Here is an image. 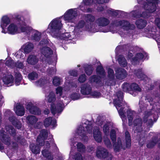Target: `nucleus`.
I'll list each match as a JSON object with an SVG mask.
<instances>
[{
    "instance_id": "de8ad7c7",
    "label": "nucleus",
    "mask_w": 160,
    "mask_h": 160,
    "mask_svg": "<svg viewBox=\"0 0 160 160\" xmlns=\"http://www.w3.org/2000/svg\"><path fill=\"white\" fill-rule=\"evenodd\" d=\"M38 77V74L34 72L30 73L28 75V78L30 80H35L37 79Z\"/></svg>"
},
{
    "instance_id": "a19ab883",
    "label": "nucleus",
    "mask_w": 160,
    "mask_h": 160,
    "mask_svg": "<svg viewBox=\"0 0 160 160\" xmlns=\"http://www.w3.org/2000/svg\"><path fill=\"white\" fill-rule=\"evenodd\" d=\"M111 127V124L110 123H107L105 124L103 127V131L105 135H108L110 129Z\"/></svg>"
},
{
    "instance_id": "052dcab7",
    "label": "nucleus",
    "mask_w": 160,
    "mask_h": 160,
    "mask_svg": "<svg viewBox=\"0 0 160 160\" xmlns=\"http://www.w3.org/2000/svg\"><path fill=\"white\" fill-rule=\"evenodd\" d=\"M104 142L108 147L110 148L111 147L112 145L108 138H106L105 137L104 138Z\"/></svg>"
},
{
    "instance_id": "f8f14e48",
    "label": "nucleus",
    "mask_w": 160,
    "mask_h": 160,
    "mask_svg": "<svg viewBox=\"0 0 160 160\" xmlns=\"http://www.w3.org/2000/svg\"><path fill=\"white\" fill-rule=\"evenodd\" d=\"M77 86L76 84H73L72 82L71 83L70 82V83H68V86H65L63 88L60 87H58L56 89V94L58 96H62V97L63 98L64 95L67 93L71 87L72 89H73L74 88H76Z\"/></svg>"
},
{
    "instance_id": "1a4fd4ad",
    "label": "nucleus",
    "mask_w": 160,
    "mask_h": 160,
    "mask_svg": "<svg viewBox=\"0 0 160 160\" xmlns=\"http://www.w3.org/2000/svg\"><path fill=\"white\" fill-rule=\"evenodd\" d=\"M89 123V122L86 121L85 123L82 124V126H80L76 131L75 135H78L82 137V139L84 140L83 138L85 136L86 133V130H87L89 133L91 132L92 127Z\"/></svg>"
},
{
    "instance_id": "a878e982",
    "label": "nucleus",
    "mask_w": 160,
    "mask_h": 160,
    "mask_svg": "<svg viewBox=\"0 0 160 160\" xmlns=\"http://www.w3.org/2000/svg\"><path fill=\"white\" fill-rule=\"evenodd\" d=\"M141 90L138 85L135 83H133L130 85V93L134 96L137 95Z\"/></svg>"
},
{
    "instance_id": "13d9d810",
    "label": "nucleus",
    "mask_w": 160,
    "mask_h": 160,
    "mask_svg": "<svg viewBox=\"0 0 160 160\" xmlns=\"http://www.w3.org/2000/svg\"><path fill=\"white\" fill-rule=\"evenodd\" d=\"M108 77L111 79H113L114 78V72L113 70L110 68H109L108 69Z\"/></svg>"
},
{
    "instance_id": "c756f323",
    "label": "nucleus",
    "mask_w": 160,
    "mask_h": 160,
    "mask_svg": "<svg viewBox=\"0 0 160 160\" xmlns=\"http://www.w3.org/2000/svg\"><path fill=\"white\" fill-rule=\"evenodd\" d=\"M2 79L4 83L8 86H12L14 84L13 78L12 75H6L3 77Z\"/></svg>"
},
{
    "instance_id": "680f3d73",
    "label": "nucleus",
    "mask_w": 160,
    "mask_h": 160,
    "mask_svg": "<svg viewBox=\"0 0 160 160\" xmlns=\"http://www.w3.org/2000/svg\"><path fill=\"white\" fill-rule=\"evenodd\" d=\"M80 98V95L77 93H74L71 95V98L73 100L78 99Z\"/></svg>"
},
{
    "instance_id": "f704fd0d",
    "label": "nucleus",
    "mask_w": 160,
    "mask_h": 160,
    "mask_svg": "<svg viewBox=\"0 0 160 160\" xmlns=\"http://www.w3.org/2000/svg\"><path fill=\"white\" fill-rule=\"evenodd\" d=\"M38 61V59L35 56L31 55L28 57L27 62L29 64L34 65Z\"/></svg>"
},
{
    "instance_id": "ea45409f",
    "label": "nucleus",
    "mask_w": 160,
    "mask_h": 160,
    "mask_svg": "<svg viewBox=\"0 0 160 160\" xmlns=\"http://www.w3.org/2000/svg\"><path fill=\"white\" fill-rule=\"evenodd\" d=\"M26 119L27 122L31 125H33L37 121V119L33 116H28Z\"/></svg>"
},
{
    "instance_id": "393cba45",
    "label": "nucleus",
    "mask_w": 160,
    "mask_h": 160,
    "mask_svg": "<svg viewBox=\"0 0 160 160\" xmlns=\"http://www.w3.org/2000/svg\"><path fill=\"white\" fill-rule=\"evenodd\" d=\"M26 108L31 113L33 114L38 115L41 113L40 109L34 106L31 103H29L27 104Z\"/></svg>"
},
{
    "instance_id": "7ed1b4c3",
    "label": "nucleus",
    "mask_w": 160,
    "mask_h": 160,
    "mask_svg": "<svg viewBox=\"0 0 160 160\" xmlns=\"http://www.w3.org/2000/svg\"><path fill=\"white\" fill-rule=\"evenodd\" d=\"M85 19L86 22L83 20L80 21L78 22L74 29L75 32H79L83 31L91 32L94 31L95 17L91 15L88 14L86 17Z\"/></svg>"
},
{
    "instance_id": "3c124183",
    "label": "nucleus",
    "mask_w": 160,
    "mask_h": 160,
    "mask_svg": "<svg viewBox=\"0 0 160 160\" xmlns=\"http://www.w3.org/2000/svg\"><path fill=\"white\" fill-rule=\"evenodd\" d=\"M52 63L54 67H49L50 68L47 70V72L50 74H55L56 71V67L54 66L56 64V62H53Z\"/></svg>"
},
{
    "instance_id": "ddd939ff",
    "label": "nucleus",
    "mask_w": 160,
    "mask_h": 160,
    "mask_svg": "<svg viewBox=\"0 0 160 160\" xmlns=\"http://www.w3.org/2000/svg\"><path fill=\"white\" fill-rule=\"evenodd\" d=\"M108 0H83V1L84 3V7L83 8L82 6H80V9L84 12H92V10L90 8L87 9L86 5H90L93 3H98V4H102L108 2Z\"/></svg>"
},
{
    "instance_id": "6e6d98bb",
    "label": "nucleus",
    "mask_w": 160,
    "mask_h": 160,
    "mask_svg": "<svg viewBox=\"0 0 160 160\" xmlns=\"http://www.w3.org/2000/svg\"><path fill=\"white\" fill-rule=\"evenodd\" d=\"M52 82L54 85H59L60 84L61 79L59 78L56 77L53 78Z\"/></svg>"
},
{
    "instance_id": "c9c22d12",
    "label": "nucleus",
    "mask_w": 160,
    "mask_h": 160,
    "mask_svg": "<svg viewBox=\"0 0 160 160\" xmlns=\"http://www.w3.org/2000/svg\"><path fill=\"white\" fill-rule=\"evenodd\" d=\"M156 143H157L159 146H160V139L158 141H157V139L156 138L153 139L148 142L147 146L148 148H152L154 146Z\"/></svg>"
},
{
    "instance_id": "6ab92c4d",
    "label": "nucleus",
    "mask_w": 160,
    "mask_h": 160,
    "mask_svg": "<svg viewBox=\"0 0 160 160\" xmlns=\"http://www.w3.org/2000/svg\"><path fill=\"white\" fill-rule=\"evenodd\" d=\"M117 25L121 28L124 31H127L129 29L134 28L135 26L133 24H130L129 22L126 21H119L117 22Z\"/></svg>"
},
{
    "instance_id": "aec40b11",
    "label": "nucleus",
    "mask_w": 160,
    "mask_h": 160,
    "mask_svg": "<svg viewBox=\"0 0 160 160\" xmlns=\"http://www.w3.org/2000/svg\"><path fill=\"white\" fill-rule=\"evenodd\" d=\"M147 54L145 52L137 53L136 56L133 58L131 61L132 64H137L141 60L143 59H145L148 57Z\"/></svg>"
},
{
    "instance_id": "bb28decb",
    "label": "nucleus",
    "mask_w": 160,
    "mask_h": 160,
    "mask_svg": "<svg viewBox=\"0 0 160 160\" xmlns=\"http://www.w3.org/2000/svg\"><path fill=\"white\" fill-rule=\"evenodd\" d=\"M108 155V153L106 149L101 147H99L97 148L96 155L98 158H105L107 157Z\"/></svg>"
},
{
    "instance_id": "69168bd1",
    "label": "nucleus",
    "mask_w": 160,
    "mask_h": 160,
    "mask_svg": "<svg viewBox=\"0 0 160 160\" xmlns=\"http://www.w3.org/2000/svg\"><path fill=\"white\" fill-rule=\"evenodd\" d=\"M86 80L85 75L84 74L80 76L78 79L79 82H84Z\"/></svg>"
},
{
    "instance_id": "5701e85b",
    "label": "nucleus",
    "mask_w": 160,
    "mask_h": 160,
    "mask_svg": "<svg viewBox=\"0 0 160 160\" xmlns=\"http://www.w3.org/2000/svg\"><path fill=\"white\" fill-rule=\"evenodd\" d=\"M116 77L119 79H122L125 78L128 74L126 71L122 68H118L115 71Z\"/></svg>"
},
{
    "instance_id": "dca6fc26",
    "label": "nucleus",
    "mask_w": 160,
    "mask_h": 160,
    "mask_svg": "<svg viewBox=\"0 0 160 160\" xmlns=\"http://www.w3.org/2000/svg\"><path fill=\"white\" fill-rule=\"evenodd\" d=\"M153 110L147 111L145 112L143 117V122L146 123L148 126H151L152 125V120L151 118L152 113L154 112Z\"/></svg>"
},
{
    "instance_id": "cd10ccee",
    "label": "nucleus",
    "mask_w": 160,
    "mask_h": 160,
    "mask_svg": "<svg viewBox=\"0 0 160 160\" xmlns=\"http://www.w3.org/2000/svg\"><path fill=\"white\" fill-rule=\"evenodd\" d=\"M91 91V87L88 84H84L82 85L80 91L82 94L89 95Z\"/></svg>"
},
{
    "instance_id": "58836bf2",
    "label": "nucleus",
    "mask_w": 160,
    "mask_h": 160,
    "mask_svg": "<svg viewBox=\"0 0 160 160\" xmlns=\"http://www.w3.org/2000/svg\"><path fill=\"white\" fill-rule=\"evenodd\" d=\"M73 154V151H71L70 153V158L75 159V160H83L82 157L79 153H77L75 156H74Z\"/></svg>"
},
{
    "instance_id": "603ef678",
    "label": "nucleus",
    "mask_w": 160,
    "mask_h": 160,
    "mask_svg": "<svg viewBox=\"0 0 160 160\" xmlns=\"http://www.w3.org/2000/svg\"><path fill=\"white\" fill-rule=\"evenodd\" d=\"M116 130L113 129H112L110 132L111 138L113 143H114V141L116 139Z\"/></svg>"
},
{
    "instance_id": "0eeeda50",
    "label": "nucleus",
    "mask_w": 160,
    "mask_h": 160,
    "mask_svg": "<svg viewBox=\"0 0 160 160\" xmlns=\"http://www.w3.org/2000/svg\"><path fill=\"white\" fill-rule=\"evenodd\" d=\"M78 9L72 8L67 10L62 16L66 23H74L76 21Z\"/></svg>"
},
{
    "instance_id": "6e6552de",
    "label": "nucleus",
    "mask_w": 160,
    "mask_h": 160,
    "mask_svg": "<svg viewBox=\"0 0 160 160\" xmlns=\"http://www.w3.org/2000/svg\"><path fill=\"white\" fill-rule=\"evenodd\" d=\"M24 32L27 34L29 39L31 40L38 41L39 40L41 35V32L33 29L32 27L26 26Z\"/></svg>"
},
{
    "instance_id": "4468645a",
    "label": "nucleus",
    "mask_w": 160,
    "mask_h": 160,
    "mask_svg": "<svg viewBox=\"0 0 160 160\" xmlns=\"http://www.w3.org/2000/svg\"><path fill=\"white\" fill-rule=\"evenodd\" d=\"M6 132L4 131L3 130H1L0 133V139L2 141L7 145H11L14 148L18 146L17 143L14 142H12L11 143L9 138L6 134Z\"/></svg>"
},
{
    "instance_id": "c03bdc74",
    "label": "nucleus",
    "mask_w": 160,
    "mask_h": 160,
    "mask_svg": "<svg viewBox=\"0 0 160 160\" xmlns=\"http://www.w3.org/2000/svg\"><path fill=\"white\" fill-rule=\"evenodd\" d=\"M48 102H53L55 100V96L54 93L53 92H50L48 98Z\"/></svg>"
},
{
    "instance_id": "7c9ffc66",
    "label": "nucleus",
    "mask_w": 160,
    "mask_h": 160,
    "mask_svg": "<svg viewBox=\"0 0 160 160\" xmlns=\"http://www.w3.org/2000/svg\"><path fill=\"white\" fill-rule=\"evenodd\" d=\"M96 23L99 26L105 27L110 23L109 20L104 17L98 18L96 21Z\"/></svg>"
},
{
    "instance_id": "b1692460",
    "label": "nucleus",
    "mask_w": 160,
    "mask_h": 160,
    "mask_svg": "<svg viewBox=\"0 0 160 160\" xmlns=\"http://www.w3.org/2000/svg\"><path fill=\"white\" fill-rule=\"evenodd\" d=\"M142 123V120L140 118H137L134 120L133 130L135 131V132H139L141 131Z\"/></svg>"
},
{
    "instance_id": "e433bc0d",
    "label": "nucleus",
    "mask_w": 160,
    "mask_h": 160,
    "mask_svg": "<svg viewBox=\"0 0 160 160\" xmlns=\"http://www.w3.org/2000/svg\"><path fill=\"white\" fill-rule=\"evenodd\" d=\"M136 24L138 28L141 29L145 27L147 24V22L140 19L136 21Z\"/></svg>"
},
{
    "instance_id": "864d4df0",
    "label": "nucleus",
    "mask_w": 160,
    "mask_h": 160,
    "mask_svg": "<svg viewBox=\"0 0 160 160\" xmlns=\"http://www.w3.org/2000/svg\"><path fill=\"white\" fill-rule=\"evenodd\" d=\"M122 88L124 91L130 92V85L129 84L127 83H124L122 85Z\"/></svg>"
},
{
    "instance_id": "09e8293b",
    "label": "nucleus",
    "mask_w": 160,
    "mask_h": 160,
    "mask_svg": "<svg viewBox=\"0 0 160 160\" xmlns=\"http://www.w3.org/2000/svg\"><path fill=\"white\" fill-rule=\"evenodd\" d=\"M16 57L17 59H20L21 60L24 59V54L21 50L18 51L16 52Z\"/></svg>"
},
{
    "instance_id": "a211bd4d",
    "label": "nucleus",
    "mask_w": 160,
    "mask_h": 160,
    "mask_svg": "<svg viewBox=\"0 0 160 160\" xmlns=\"http://www.w3.org/2000/svg\"><path fill=\"white\" fill-rule=\"evenodd\" d=\"M10 19L8 16L5 15L2 17L0 22V27L2 29L1 31L2 33L4 34L7 33L6 28L8 25L10 24Z\"/></svg>"
},
{
    "instance_id": "f3484780",
    "label": "nucleus",
    "mask_w": 160,
    "mask_h": 160,
    "mask_svg": "<svg viewBox=\"0 0 160 160\" xmlns=\"http://www.w3.org/2000/svg\"><path fill=\"white\" fill-rule=\"evenodd\" d=\"M42 55L40 59L42 61H46L48 58L50 57L52 54V51L49 48L43 47L41 49Z\"/></svg>"
},
{
    "instance_id": "4c0bfd02",
    "label": "nucleus",
    "mask_w": 160,
    "mask_h": 160,
    "mask_svg": "<svg viewBox=\"0 0 160 160\" xmlns=\"http://www.w3.org/2000/svg\"><path fill=\"white\" fill-rule=\"evenodd\" d=\"M128 118V124L129 126L132 125V121L133 118V117L135 114V112L134 111L129 110L127 112Z\"/></svg>"
},
{
    "instance_id": "f257e3e1",
    "label": "nucleus",
    "mask_w": 160,
    "mask_h": 160,
    "mask_svg": "<svg viewBox=\"0 0 160 160\" xmlns=\"http://www.w3.org/2000/svg\"><path fill=\"white\" fill-rule=\"evenodd\" d=\"M53 138L52 136L50 134L49 132L45 130H42L41 131L38 137L37 143L38 146L34 145L33 144H31L30 146V148L32 152L35 154H38L40 152V147L43 146L44 149L42 151V153L44 156L46 158L48 159L52 160L53 159V156L52 154L48 151V149L50 147L53 146L55 148H57L56 145L53 143L52 144L49 143L48 141H44L45 139H52Z\"/></svg>"
},
{
    "instance_id": "49530a36",
    "label": "nucleus",
    "mask_w": 160,
    "mask_h": 160,
    "mask_svg": "<svg viewBox=\"0 0 160 160\" xmlns=\"http://www.w3.org/2000/svg\"><path fill=\"white\" fill-rule=\"evenodd\" d=\"M5 64L9 67L13 68L15 67V63L14 62L13 60L11 58L7 59Z\"/></svg>"
},
{
    "instance_id": "bf43d9fd",
    "label": "nucleus",
    "mask_w": 160,
    "mask_h": 160,
    "mask_svg": "<svg viewBox=\"0 0 160 160\" xmlns=\"http://www.w3.org/2000/svg\"><path fill=\"white\" fill-rule=\"evenodd\" d=\"M47 82L46 80H44L42 78L40 79L38 81L35 82L36 85L42 86Z\"/></svg>"
},
{
    "instance_id": "37998d69",
    "label": "nucleus",
    "mask_w": 160,
    "mask_h": 160,
    "mask_svg": "<svg viewBox=\"0 0 160 160\" xmlns=\"http://www.w3.org/2000/svg\"><path fill=\"white\" fill-rule=\"evenodd\" d=\"M118 61L119 64L121 66L125 67L127 64L126 60L122 56H119Z\"/></svg>"
},
{
    "instance_id": "4be33fe9",
    "label": "nucleus",
    "mask_w": 160,
    "mask_h": 160,
    "mask_svg": "<svg viewBox=\"0 0 160 160\" xmlns=\"http://www.w3.org/2000/svg\"><path fill=\"white\" fill-rule=\"evenodd\" d=\"M14 110L17 116H22L24 114V108L23 106L20 104L17 103L15 105Z\"/></svg>"
},
{
    "instance_id": "8fccbe9b",
    "label": "nucleus",
    "mask_w": 160,
    "mask_h": 160,
    "mask_svg": "<svg viewBox=\"0 0 160 160\" xmlns=\"http://www.w3.org/2000/svg\"><path fill=\"white\" fill-rule=\"evenodd\" d=\"M77 148L78 151L83 152L85 151V147L82 143L79 142L77 144Z\"/></svg>"
},
{
    "instance_id": "4d7b16f0",
    "label": "nucleus",
    "mask_w": 160,
    "mask_h": 160,
    "mask_svg": "<svg viewBox=\"0 0 160 160\" xmlns=\"http://www.w3.org/2000/svg\"><path fill=\"white\" fill-rule=\"evenodd\" d=\"M107 12L108 13L112 16H117L118 13V11H116L111 8L107 9Z\"/></svg>"
},
{
    "instance_id": "39448f33",
    "label": "nucleus",
    "mask_w": 160,
    "mask_h": 160,
    "mask_svg": "<svg viewBox=\"0 0 160 160\" xmlns=\"http://www.w3.org/2000/svg\"><path fill=\"white\" fill-rule=\"evenodd\" d=\"M123 93L121 91H119L117 94L116 97L114 99L113 103L117 108L118 112L123 122H125L126 117L124 115V112L123 111L125 102L123 101Z\"/></svg>"
},
{
    "instance_id": "72a5a7b5",
    "label": "nucleus",
    "mask_w": 160,
    "mask_h": 160,
    "mask_svg": "<svg viewBox=\"0 0 160 160\" xmlns=\"http://www.w3.org/2000/svg\"><path fill=\"white\" fill-rule=\"evenodd\" d=\"M9 121L11 122L12 124L15 126L18 129H20L22 127V124L21 122L18 121L15 117L13 115H11L9 117Z\"/></svg>"
},
{
    "instance_id": "f03ea898",
    "label": "nucleus",
    "mask_w": 160,
    "mask_h": 160,
    "mask_svg": "<svg viewBox=\"0 0 160 160\" xmlns=\"http://www.w3.org/2000/svg\"><path fill=\"white\" fill-rule=\"evenodd\" d=\"M62 28V21L60 18L53 19L50 22L47 30V32L49 33L53 37L59 38L65 40L71 39L73 38L70 33H62L61 32Z\"/></svg>"
},
{
    "instance_id": "9d476101",
    "label": "nucleus",
    "mask_w": 160,
    "mask_h": 160,
    "mask_svg": "<svg viewBox=\"0 0 160 160\" xmlns=\"http://www.w3.org/2000/svg\"><path fill=\"white\" fill-rule=\"evenodd\" d=\"M97 72L99 77H98L96 75L93 76L90 78V81L92 83L95 82L99 85H102L103 83L100 80V77L103 78L105 76V71L102 66H99L97 68Z\"/></svg>"
},
{
    "instance_id": "79ce46f5",
    "label": "nucleus",
    "mask_w": 160,
    "mask_h": 160,
    "mask_svg": "<svg viewBox=\"0 0 160 160\" xmlns=\"http://www.w3.org/2000/svg\"><path fill=\"white\" fill-rule=\"evenodd\" d=\"M15 84L16 85H18L20 84L21 80L22 79V77L21 74L19 72H16L15 75Z\"/></svg>"
},
{
    "instance_id": "c85d7f7f",
    "label": "nucleus",
    "mask_w": 160,
    "mask_h": 160,
    "mask_svg": "<svg viewBox=\"0 0 160 160\" xmlns=\"http://www.w3.org/2000/svg\"><path fill=\"white\" fill-rule=\"evenodd\" d=\"M93 136L95 140L97 142H100L102 141V137L101 132L99 128H95L93 131Z\"/></svg>"
},
{
    "instance_id": "a18cd8bd",
    "label": "nucleus",
    "mask_w": 160,
    "mask_h": 160,
    "mask_svg": "<svg viewBox=\"0 0 160 160\" xmlns=\"http://www.w3.org/2000/svg\"><path fill=\"white\" fill-rule=\"evenodd\" d=\"M6 130L7 132L10 134L12 135L13 137L14 136L15 133V130L12 126H8L6 127Z\"/></svg>"
},
{
    "instance_id": "423d86ee",
    "label": "nucleus",
    "mask_w": 160,
    "mask_h": 160,
    "mask_svg": "<svg viewBox=\"0 0 160 160\" xmlns=\"http://www.w3.org/2000/svg\"><path fill=\"white\" fill-rule=\"evenodd\" d=\"M131 146V138L129 132L126 131L125 133V141L122 142L120 138H118L117 141L113 144V147L114 151L117 152L121 149H125L126 148H129Z\"/></svg>"
},
{
    "instance_id": "0e129e2a",
    "label": "nucleus",
    "mask_w": 160,
    "mask_h": 160,
    "mask_svg": "<svg viewBox=\"0 0 160 160\" xmlns=\"http://www.w3.org/2000/svg\"><path fill=\"white\" fill-rule=\"evenodd\" d=\"M15 67L19 68H22L24 67V66L22 62L18 61L17 63H15Z\"/></svg>"
},
{
    "instance_id": "2f4dec72",
    "label": "nucleus",
    "mask_w": 160,
    "mask_h": 160,
    "mask_svg": "<svg viewBox=\"0 0 160 160\" xmlns=\"http://www.w3.org/2000/svg\"><path fill=\"white\" fill-rule=\"evenodd\" d=\"M56 121L55 119H52L51 117L46 118L44 121V125L45 127H48L50 125L52 126L53 127L56 126Z\"/></svg>"
},
{
    "instance_id": "412c9836",
    "label": "nucleus",
    "mask_w": 160,
    "mask_h": 160,
    "mask_svg": "<svg viewBox=\"0 0 160 160\" xmlns=\"http://www.w3.org/2000/svg\"><path fill=\"white\" fill-rule=\"evenodd\" d=\"M135 73L137 78L141 80H143L145 82H147L149 81V79L144 73L143 70L142 69L135 71Z\"/></svg>"
},
{
    "instance_id": "774afa93",
    "label": "nucleus",
    "mask_w": 160,
    "mask_h": 160,
    "mask_svg": "<svg viewBox=\"0 0 160 160\" xmlns=\"http://www.w3.org/2000/svg\"><path fill=\"white\" fill-rule=\"evenodd\" d=\"M17 140L18 142H19L21 144L23 145H24L26 142L25 139L22 138H18Z\"/></svg>"
},
{
    "instance_id": "2eb2a0df",
    "label": "nucleus",
    "mask_w": 160,
    "mask_h": 160,
    "mask_svg": "<svg viewBox=\"0 0 160 160\" xmlns=\"http://www.w3.org/2000/svg\"><path fill=\"white\" fill-rule=\"evenodd\" d=\"M64 107V104L62 102H58L56 105L52 103L51 104V110L53 115L57 114L58 115L63 110Z\"/></svg>"
},
{
    "instance_id": "20e7f679",
    "label": "nucleus",
    "mask_w": 160,
    "mask_h": 160,
    "mask_svg": "<svg viewBox=\"0 0 160 160\" xmlns=\"http://www.w3.org/2000/svg\"><path fill=\"white\" fill-rule=\"evenodd\" d=\"M29 23V20L21 17L16 23H10L7 27L6 31L7 33L12 35H14L22 32H24L26 26Z\"/></svg>"
},
{
    "instance_id": "5fc2aeb1",
    "label": "nucleus",
    "mask_w": 160,
    "mask_h": 160,
    "mask_svg": "<svg viewBox=\"0 0 160 160\" xmlns=\"http://www.w3.org/2000/svg\"><path fill=\"white\" fill-rule=\"evenodd\" d=\"M101 96V94L98 92H91L90 94L89 95V97H94L98 98Z\"/></svg>"
},
{
    "instance_id": "9b49d317",
    "label": "nucleus",
    "mask_w": 160,
    "mask_h": 160,
    "mask_svg": "<svg viewBox=\"0 0 160 160\" xmlns=\"http://www.w3.org/2000/svg\"><path fill=\"white\" fill-rule=\"evenodd\" d=\"M158 2L154 3H150L149 4H146L144 6L146 10L148 11V12H143L141 17L145 18H148L150 15V13L155 12L158 7Z\"/></svg>"
},
{
    "instance_id": "e2e57ef3",
    "label": "nucleus",
    "mask_w": 160,
    "mask_h": 160,
    "mask_svg": "<svg viewBox=\"0 0 160 160\" xmlns=\"http://www.w3.org/2000/svg\"><path fill=\"white\" fill-rule=\"evenodd\" d=\"M85 70L87 74L89 75L92 73V69L90 66H89L87 68L85 69Z\"/></svg>"
},
{
    "instance_id": "473e14b6",
    "label": "nucleus",
    "mask_w": 160,
    "mask_h": 160,
    "mask_svg": "<svg viewBox=\"0 0 160 160\" xmlns=\"http://www.w3.org/2000/svg\"><path fill=\"white\" fill-rule=\"evenodd\" d=\"M34 46L32 43L28 42L23 45L22 47L24 52L26 53H28L30 52L33 48Z\"/></svg>"
},
{
    "instance_id": "338daca9",
    "label": "nucleus",
    "mask_w": 160,
    "mask_h": 160,
    "mask_svg": "<svg viewBox=\"0 0 160 160\" xmlns=\"http://www.w3.org/2000/svg\"><path fill=\"white\" fill-rule=\"evenodd\" d=\"M49 42L48 40L45 39L42 40L39 43V46H42L44 45L47 44Z\"/></svg>"
}]
</instances>
